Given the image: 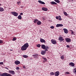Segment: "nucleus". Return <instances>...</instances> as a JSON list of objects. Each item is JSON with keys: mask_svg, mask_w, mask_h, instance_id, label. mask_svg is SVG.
Here are the masks:
<instances>
[{"mask_svg": "<svg viewBox=\"0 0 76 76\" xmlns=\"http://www.w3.org/2000/svg\"><path fill=\"white\" fill-rule=\"evenodd\" d=\"M11 13L12 15L14 16H18V13H17L16 12L12 11L11 12Z\"/></svg>", "mask_w": 76, "mask_h": 76, "instance_id": "nucleus-1", "label": "nucleus"}, {"mask_svg": "<svg viewBox=\"0 0 76 76\" xmlns=\"http://www.w3.org/2000/svg\"><path fill=\"white\" fill-rule=\"evenodd\" d=\"M21 49L22 51H25V50H26V49H27V48L23 45L21 47Z\"/></svg>", "mask_w": 76, "mask_h": 76, "instance_id": "nucleus-2", "label": "nucleus"}, {"mask_svg": "<svg viewBox=\"0 0 76 76\" xmlns=\"http://www.w3.org/2000/svg\"><path fill=\"white\" fill-rule=\"evenodd\" d=\"M51 42L52 44H57V41H56V40L54 39H52L51 40Z\"/></svg>", "mask_w": 76, "mask_h": 76, "instance_id": "nucleus-3", "label": "nucleus"}, {"mask_svg": "<svg viewBox=\"0 0 76 76\" xmlns=\"http://www.w3.org/2000/svg\"><path fill=\"white\" fill-rule=\"evenodd\" d=\"M9 73L12 75H15V72L13 70H9Z\"/></svg>", "mask_w": 76, "mask_h": 76, "instance_id": "nucleus-4", "label": "nucleus"}, {"mask_svg": "<svg viewBox=\"0 0 76 76\" xmlns=\"http://www.w3.org/2000/svg\"><path fill=\"white\" fill-rule=\"evenodd\" d=\"M65 40L67 42H71V39L70 38H66Z\"/></svg>", "mask_w": 76, "mask_h": 76, "instance_id": "nucleus-5", "label": "nucleus"}, {"mask_svg": "<svg viewBox=\"0 0 76 76\" xmlns=\"http://www.w3.org/2000/svg\"><path fill=\"white\" fill-rule=\"evenodd\" d=\"M56 26L57 28H58V27H62V26H63V25L62 24H57Z\"/></svg>", "mask_w": 76, "mask_h": 76, "instance_id": "nucleus-6", "label": "nucleus"}, {"mask_svg": "<svg viewBox=\"0 0 76 76\" xmlns=\"http://www.w3.org/2000/svg\"><path fill=\"white\" fill-rule=\"evenodd\" d=\"M60 75V72L59 71H56L55 72V76H58Z\"/></svg>", "mask_w": 76, "mask_h": 76, "instance_id": "nucleus-7", "label": "nucleus"}, {"mask_svg": "<svg viewBox=\"0 0 76 76\" xmlns=\"http://www.w3.org/2000/svg\"><path fill=\"white\" fill-rule=\"evenodd\" d=\"M7 73L5 72L4 73H3L2 74H0V76H7Z\"/></svg>", "mask_w": 76, "mask_h": 76, "instance_id": "nucleus-8", "label": "nucleus"}, {"mask_svg": "<svg viewBox=\"0 0 76 76\" xmlns=\"http://www.w3.org/2000/svg\"><path fill=\"white\" fill-rule=\"evenodd\" d=\"M23 45L27 48H28V47H29V44L28 43H26L24 44Z\"/></svg>", "mask_w": 76, "mask_h": 76, "instance_id": "nucleus-9", "label": "nucleus"}, {"mask_svg": "<svg viewBox=\"0 0 76 76\" xmlns=\"http://www.w3.org/2000/svg\"><path fill=\"white\" fill-rule=\"evenodd\" d=\"M40 42H44V43H45V42H45V40L44 39H43L42 38H41L40 39Z\"/></svg>", "mask_w": 76, "mask_h": 76, "instance_id": "nucleus-10", "label": "nucleus"}, {"mask_svg": "<svg viewBox=\"0 0 76 76\" xmlns=\"http://www.w3.org/2000/svg\"><path fill=\"white\" fill-rule=\"evenodd\" d=\"M15 64H16L17 65H18V64H19L20 63V62L18 61H15Z\"/></svg>", "mask_w": 76, "mask_h": 76, "instance_id": "nucleus-11", "label": "nucleus"}, {"mask_svg": "<svg viewBox=\"0 0 76 76\" xmlns=\"http://www.w3.org/2000/svg\"><path fill=\"white\" fill-rule=\"evenodd\" d=\"M59 41H64V39L63 38V37H59Z\"/></svg>", "mask_w": 76, "mask_h": 76, "instance_id": "nucleus-12", "label": "nucleus"}, {"mask_svg": "<svg viewBox=\"0 0 76 76\" xmlns=\"http://www.w3.org/2000/svg\"><path fill=\"white\" fill-rule=\"evenodd\" d=\"M39 55L38 54L37 55H33V56H34V58H37V59H38V58L39 57Z\"/></svg>", "mask_w": 76, "mask_h": 76, "instance_id": "nucleus-13", "label": "nucleus"}, {"mask_svg": "<svg viewBox=\"0 0 76 76\" xmlns=\"http://www.w3.org/2000/svg\"><path fill=\"white\" fill-rule=\"evenodd\" d=\"M63 30H64V33H65V34H67L68 33V30L64 28Z\"/></svg>", "mask_w": 76, "mask_h": 76, "instance_id": "nucleus-14", "label": "nucleus"}, {"mask_svg": "<svg viewBox=\"0 0 76 76\" xmlns=\"http://www.w3.org/2000/svg\"><path fill=\"white\" fill-rule=\"evenodd\" d=\"M69 66H71L72 67L75 66V64L72 62H71L69 64Z\"/></svg>", "mask_w": 76, "mask_h": 76, "instance_id": "nucleus-15", "label": "nucleus"}, {"mask_svg": "<svg viewBox=\"0 0 76 76\" xmlns=\"http://www.w3.org/2000/svg\"><path fill=\"white\" fill-rule=\"evenodd\" d=\"M45 50H42L41 52V54L42 55H45Z\"/></svg>", "mask_w": 76, "mask_h": 76, "instance_id": "nucleus-16", "label": "nucleus"}, {"mask_svg": "<svg viewBox=\"0 0 76 76\" xmlns=\"http://www.w3.org/2000/svg\"><path fill=\"white\" fill-rule=\"evenodd\" d=\"M38 2L39 3H41V4H45V3L44 2L40 0H39L38 1Z\"/></svg>", "mask_w": 76, "mask_h": 76, "instance_id": "nucleus-17", "label": "nucleus"}, {"mask_svg": "<svg viewBox=\"0 0 76 76\" xmlns=\"http://www.w3.org/2000/svg\"><path fill=\"white\" fill-rule=\"evenodd\" d=\"M42 10H44V11H47L48 10V9H47V8L44 7H42Z\"/></svg>", "mask_w": 76, "mask_h": 76, "instance_id": "nucleus-18", "label": "nucleus"}, {"mask_svg": "<svg viewBox=\"0 0 76 76\" xmlns=\"http://www.w3.org/2000/svg\"><path fill=\"white\" fill-rule=\"evenodd\" d=\"M42 59H44V61H43V62H45V61H47V59L46 58H44L42 57Z\"/></svg>", "mask_w": 76, "mask_h": 76, "instance_id": "nucleus-19", "label": "nucleus"}, {"mask_svg": "<svg viewBox=\"0 0 76 76\" xmlns=\"http://www.w3.org/2000/svg\"><path fill=\"white\" fill-rule=\"evenodd\" d=\"M4 11V8H3L0 7V12H3V11Z\"/></svg>", "mask_w": 76, "mask_h": 76, "instance_id": "nucleus-20", "label": "nucleus"}, {"mask_svg": "<svg viewBox=\"0 0 76 76\" xmlns=\"http://www.w3.org/2000/svg\"><path fill=\"white\" fill-rule=\"evenodd\" d=\"M41 48H43V49H45V45H41Z\"/></svg>", "mask_w": 76, "mask_h": 76, "instance_id": "nucleus-21", "label": "nucleus"}, {"mask_svg": "<svg viewBox=\"0 0 76 76\" xmlns=\"http://www.w3.org/2000/svg\"><path fill=\"white\" fill-rule=\"evenodd\" d=\"M50 3H51L52 4H57L56 3V2L53 1H51Z\"/></svg>", "mask_w": 76, "mask_h": 76, "instance_id": "nucleus-22", "label": "nucleus"}, {"mask_svg": "<svg viewBox=\"0 0 76 76\" xmlns=\"http://www.w3.org/2000/svg\"><path fill=\"white\" fill-rule=\"evenodd\" d=\"M37 24L38 25H41V22L40 21H37Z\"/></svg>", "mask_w": 76, "mask_h": 76, "instance_id": "nucleus-23", "label": "nucleus"}, {"mask_svg": "<svg viewBox=\"0 0 76 76\" xmlns=\"http://www.w3.org/2000/svg\"><path fill=\"white\" fill-rule=\"evenodd\" d=\"M18 19L21 20L22 19V16H21V15H19L18 17Z\"/></svg>", "mask_w": 76, "mask_h": 76, "instance_id": "nucleus-24", "label": "nucleus"}, {"mask_svg": "<svg viewBox=\"0 0 76 76\" xmlns=\"http://www.w3.org/2000/svg\"><path fill=\"white\" fill-rule=\"evenodd\" d=\"M54 1H55V2H56L58 3H60V2L59 0H54Z\"/></svg>", "mask_w": 76, "mask_h": 76, "instance_id": "nucleus-25", "label": "nucleus"}, {"mask_svg": "<svg viewBox=\"0 0 76 76\" xmlns=\"http://www.w3.org/2000/svg\"><path fill=\"white\" fill-rule=\"evenodd\" d=\"M38 20L37 19H35L34 20V23H37H37L38 22Z\"/></svg>", "mask_w": 76, "mask_h": 76, "instance_id": "nucleus-26", "label": "nucleus"}, {"mask_svg": "<svg viewBox=\"0 0 76 76\" xmlns=\"http://www.w3.org/2000/svg\"><path fill=\"white\" fill-rule=\"evenodd\" d=\"M23 57H24V58H28V56L27 55H24L23 56Z\"/></svg>", "mask_w": 76, "mask_h": 76, "instance_id": "nucleus-27", "label": "nucleus"}, {"mask_svg": "<svg viewBox=\"0 0 76 76\" xmlns=\"http://www.w3.org/2000/svg\"><path fill=\"white\" fill-rule=\"evenodd\" d=\"M50 75H54L55 73H54L53 72H52L50 73Z\"/></svg>", "mask_w": 76, "mask_h": 76, "instance_id": "nucleus-28", "label": "nucleus"}, {"mask_svg": "<svg viewBox=\"0 0 76 76\" xmlns=\"http://www.w3.org/2000/svg\"><path fill=\"white\" fill-rule=\"evenodd\" d=\"M59 20H62V19L61 18V16H59Z\"/></svg>", "mask_w": 76, "mask_h": 76, "instance_id": "nucleus-29", "label": "nucleus"}, {"mask_svg": "<svg viewBox=\"0 0 76 76\" xmlns=\"http://www.w3.org/2000/svg\"><path fill=\"white\" fill-rule=\"evenodd\" d=\"M64 14L65 16H67L68 15H67V12H64Z\"/></svg>", "mask_w": 76, "mask_h": 76, "instance_id": "nucleus-30", "label": "nucleus"}, {"mask_svg": "<svg viewBox=\"0 0 76 76\" xmlns=\"http://www.w3.org/2000/svg\"><path fill=\"white\" fill-rule=\"evenodd\" d=\"M64 56H61V58L62 60L64 59Z\"/></svg>", "mask_w": 76, "mask_h": 76, "instance_id": "nucleus-31", "label": "nucleus"}, {"mask_svg": "<svg viewBox=\"0 0 76 76\" xmlns=\"http://www.w3.org/2000/svg\"><path fill=\"white\" fill-rule=\"evenodd\" d=\"M37 47H39H39H41V45L38 44L37 45Z\"/></svg>", "mask_w": 76, "mask_h": 76, "instance_id": "nucleus-32", "label": "nucleus"}, {"mask_svg": "<svg viewBox=\"0 0 76 76\" xmlns=\"http://www.w3.org/2000/svg\"><path fill=\"white\" fill-rule=\"evenodd\" d=\"M16 38L15 37L14 38L12 39V41H16Z\"/></svg>", "mask_w": 76, "mask_h": 76, "instance_id": "nucleus-33", "label": "nucleus"}, {"mask_svg": "<svg viewBox=\"0 0 76 76\" xmlns=\"http://www.w3.org/2000/svg\"><path fill=\"white\" fill-rule=\"evenodd\" d=\"M3 40H0V44H3Z\"/></svg>", "mask_w": 76, "mask_h": 76, "instance_id": "nucleus-34", "label": "nucleus"}, {"mask_svg": "<svg viewBox=\"0 0 76 76\" xmlns=\"http://www.w3.org/2000/svg\"><path fill=\"white\" fill-rule=\"evenodd\" d=\"M17 4H18V5H19V4H20L21 2L20 1H19L18 2H17Z\"/></svg>", "mask_w": 76, "mask_h": 76, "instance_id": "nucleus-35", "label": "nucleus"}, {"mask_svg": "<svg viewBox=\"0 0 76 76\" xmlns=\"http://www.w3.org/2000/svg\"><path fill=\"white\" fill-rule=\"evenodd\" d=\"M7 76H11V75L7 73Z\"/></svg>", "mask_w": 76, "mask_h": 76, "instance_id": "nucleus-36", "label": "nucleus"}, {"mask_svg": "<svg viewBox=\"0 0 76 76\" xmlns=\"http://www.w3.org/2000/svg\"><path fill=\"white\" fill-rule=\"evenodd\" d=\"M50 28L51 29H54V26H51Z\"/></svg>", "mask_w": 76, "mask_h": 76, "instance_id": "nucleus-37", "label": "nucleus"}, {"mask_svg": "<svg viewBox=\"0 0 76 76\" xmlns=\"http://www.w3.org/2000/svg\"><path fill=\"white\" fill-rule=\"evenodd\" d=\"M49 49V47H48V46H47V47L45 46V49Z\"/></svg>", "mask_w": 76, "mask_h": 76, "instance_id": "nucleus-38", "label": "nucleus"}, {"mask_svg": "<svg viewBox=\"0 0 76 76\" xmlns=\"http://www.w3.org/2000/svg\"><path fill=\"white\" fill-rule=\"evenodd\" d=\"M71 31H72V33H71L72 35H73L74 34V32H73L72 30H71Z\"/></svg>", "mask_w": 76, "mask_h": 76, "instance_id": "nucleus-39", "label": "nucleus"}, {"mask_svg": "<svg viewBox=\"0 0 76 76\" xmlns=\"http://www.w3.org/2000/svg\"><path fill=\"white\" fill-rule=\"evenodd\" d=\"M0 64L1 65H2V64H3V62H0Z\"/></svg>", "mask_w": 76, "mask_h": 76, "instance_id": "nucleus-40", "label": "nucleus"}, {"mask_svg": "<svg viewBox=\"0 0 76 76\" xmlns=\"http://www.w3.org/2000/svg\"><path fill=\"white\" fill-rule=\"evenodd\" d=\"M66 47L67 48H70V46L68 45H66Z\"/></svg>", "mask_w": 76, "mask_h": 76, "instance_id": "nucleus-41", "label": "nucleus"}, {"mask_svg": "<svg viewBox=\"0 0 76 76\" xmlns=\"http://www.w3.org/2000/svg\"><path fill=\"white\" fill-rule=\"evenodd\" d=\"M59 18V16L58 17V16H56V19H58Z\"/></svg>", "mask_w": 76, "mask_h": 76, "instance_id": "nucleus-42", "label": "nucleus"}, {"mask_svg": "<svg viewBox=\"0 0 76 76\" xmlns=\"http://www.w3.org/2000/svg\"><path fill=\"white\" fill-rule=\"evenodd\" d=\"M19 67H17L16 68V70H19Z\"/></svg>", "mask_w": 76, "mask_h": 76, "instance_id": "nucleus-43", "label": "nucleus"}, {"mask_svg": "<svg viewBox=\"0 0 76 76\" xmlns=\"http://www.w3.org/2000/svg\"><path fill=\"white\" fill-rule=\"evenodd\" d=\"M5 69H7V70H9V68H7V67H4Z\"/></svg>", "mask_w": 76, "mask_h": 76, "instance_id": "nucleus-44", "label": "nucleus"}, {"mask_svg": "<svg viewBox=\"0 0 76 76\" xmlns=\"http://www.w3.org/2000/svg\"><path fill=\"white\" fill-rule=\"evenodd\" d=\"M23 13H20V16H21V15H23Z\"/></svg>", "mask_w": 76, "mask_h": 76, "instance_id": "nucleus-45", "label": "nucleus"}, {"mask_svg": "<svg viewBox=\"0 0 76 76\" xmlns=\"http://www.w3.org/2000/svg\"><path fill=\"white\" fill-rule=\"evenodd\" d=\"M48 51V49H45V52L46 53V51Z\"/></svg>", "mask_w": 76, "mask_h": 76, "instance_id": "nucleus-46", "label": "nucleus"}, {"mask_svg": "<svg viewBox=\"0 0 76 76\" xmlns=\"http://www.w3.org/2000/svg\"><path fill=\"white\" fill-rule=\"evenodd\" d=\"M23 68L24 69H26V67H25V66H23Z\"/></svg>", "mask_w": 76, "mask_h": 76, "instance_id": "nucleus-47", "label": "nucleus"}, {"mask_svg": "<svg viewBox=\"0 0 76 76\" xmlns=\"http://www.w3.org/2000/svg\"><path fill=\"white\" fill-rule=\"evenodd\" d=\"M66 73L67 74H69V72H66Z\"/></svg>", "mask_w": 76, "mask_h": 76, "instance_id": "nucleus-48", "label": "nucleus"}, {"mask_svg": "<svg viewBox=\"0 0 76 76\" xmlns=\"http://www.w3.org/2000/svg\"><path fill=\"white\" fill-rule=\"evenodd\" d=\"M1 6V4H0V6Z\"/></svg>", "mask_w": 76, "mask_h": 76, "instance_id": "nucleus-49", "label": "nucleus"}, {"mask_svg": "<svg viewBox=\"0 0 76 76\" xmlns=\"http://www.w3.org/2000/svg\"><path fill=\"white\" fill-rule=\"evenodd\" d=\"M71 0L72 1H73V0Z\"/></svg>", "mask_w": 76, "mask_h": 76, "instance_id": "nucleus-50", "label": "nucleus"}, {"mask_svg": "<svg viewBox=\"0 0 76 76\" xmlns=\"http://www.w3.org/2000/svg\"><path fill=\"white\" fill-rule=\"evenodd\" d=\"M22 7V6H21V7Z\"/></svg>", "mask_w": 76, "mask_h": 76, "instance_id": "nucleus-51", "label": "nucleus"}]
</instances>
